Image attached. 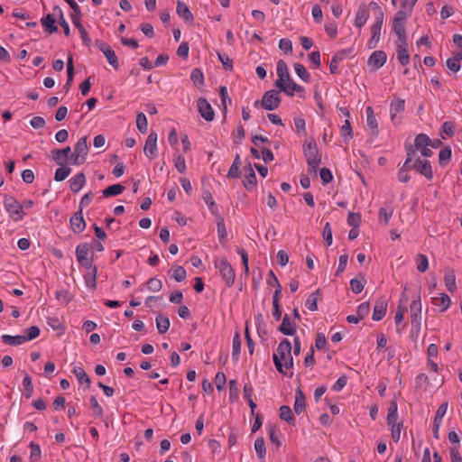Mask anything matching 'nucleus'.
Listing matches in <instances>:
<instances>
[{"label": "nucleus", "mask_w": 462, "mask_h": 462, "mask_svg": "<svg viewBox=\"0 0 462 462\" xmlns=\"http://www.w3.org/2000/svg\"><path fill=\"white\" fill-rule=\"evenodd\" d=\"M371 15L373 16V23L370 29H382L383 12L375 2H371L368 5L361 4L359 5L355 18V25L358 28L363 27Z\"/></svg>", "instance_id": "1"}, {"label": "nucleus", "mask_w": 462, "mask_h": 462, "mask_svg": "<svg viewBox=\"0 0 462 462\" xmlns=\"http://www.w3.org/2000/svg\"><path fill=\"white\" fill-rule=\"evenodd\" d=\"M273 359L277 371L282 374H286V369L292 368L291 344L288 339L284 338L279 343L276 352L273 355Z\"/></svg>", "instance_id": "2"}, {"label": "nucleus", "mask_w": 462, "mask_h": 462, "mask_svg": "<svg viewBox=\"0 0 462 462\" xmlns=\"http://www.w3.org/2000/svg\"><path fill=\"white\" fill-rule=\"evenodd\" d=\"M302 150L309 166V171L316 173L321 163V154L319 152L315 139L313 137L307 139L302 145Z\"/></svg>", "instance_id": "3"}, {"label": "nucleus", "mask_w": 462, "mask_h": 462, "mask_svg": "<svg viewBox=\"0 0 462 462\" xmlns=\"http://www.w3.org/2000/svg\"><path fill=\"white\" fill-rule=\"evenodd\" d=\"M214 265L218 270L220 276L225 281L227 287H231L236 279V273L230 263L225 257H216Z\"/></svg>", "instance_id": "4"}, {"label": "nucleus", "mask_w": 462, "mask_h": 462, "mask_svg": "<svg viewBox=\"0 0 462 462\" xmlns=\"http://www.w3.org/2000/svg\"><path fill=\"white\" fill-rule=\"evenodd\" d=\"M4 206L8 212L9 217L15 222L23 218L25 213L23 210V206L13 196L5 195L4 198Z\"/></svg>", "instance_id": "5"}, {"label": "nucleus", "mask_w": 462, "mask_h": 462, "mask_svg": "<svg viewBox=\"0 0 462 462\" xmlns=\"http://www.w3.org/2000/svg\"><path fill=\"white\" fill-rule=\"evenodd\" d=\"M88 137H81L74 146V152L71 153V159L74 165H81L86 162L88 153Z\"/></svg>", "instance_id": "6"}, {"label": "nucleus", "mask_w": 462, "mask_h": 462, "mask_svg": "<svg viewBox=\"0 0 462 462\" xmlns=\"http://www.w3.org/2000/svg\"><path fill=\"white\" fill-rule=\"evenodd\" d=\"M280 91L272 89L266 91L261 100V106L266 110H274L281 104Z\"/></svg>", "instance_id": "7"}, {"label": "nucleus", "mask_w": 462, "mask_h": 462, "mask_svg": "<svg viewBox=\"0 0 462 462\" xmlns=\"http://www.w3.org/2000/svg\"><path fill=\"white\" fill-rule=\"evenodd\" d=\"M411 311V322L413 327H416L418 329L420 328L421 323V302H420V294L419 293L416 299H414L410 306Z\"/></svg>", "instance_id": "8"}, {"label": "nucleus", "mask_w": 462, "mask_h": 462, "mask_svg": "<svg viewBox=\"0 0 462 462\" xmlns=\"http://www.w3.org/2000/svg\"><path fill=\"white\" fill-rule=\"evenodd\" d=\"M197 107L199 113L206 121L211 122L214 119V110L206 98L199 97L197 100Z\"/></svg>", "instance_id": "9"}, {"label": "nucleus", "mask_w": 462, "mask_h": 462, "mask_svg": "<svg viewBox=\"0 0 462 462\" xmlns=\"http://www.w3.org/2000/svg\"><path fill=\"white\" fill-rule=\"evenodd\" d=\"M412 168L419 172L420 174L425 176V178L429 180H432L433 173L430 162L428 160H420L417 159L413 164Z\"/></svg>", "instance_id": "10"}, {"label": "nucleus", "mask_w": 462, "mask_h": 462, "mask_svg": "<svg viewBox=\"0 0 462 462\" xmlns=\"http://www.w3.org/2000/svg\"><path fill=\"white\" fill-rule=\"evenodd\" d=\"M157 134L155 132H151L146 139L143 152L150 159H153L155 157V153L157 152Z\"/></svg>", "instance_id": "11"}, {"label": "nucleus", "mask_w": 462, "mask_h": 462, "mask_svg": "<svg viewBox=\"0 0 462 462\" xmlns=\"http://www.w3.org/2000/svg\"><path fill=\"white\" fill-rule=\"evenodd\" d=\"M71 229L74 233L79 234L86 228V222L83 217V212L79 209L75 212L69 220Z\"/></svg>", "instance_id": "12"}, {"label": "nucleus", "mask_w": 462, "mask_h": 462, "mask_svg": "<svg viewBox=\"0 0 462 462\" xmlns=\"http://www.w3.org/2000/svg\"><path fill=\"white\" fill-rule=\"evenodd\" d=\"M56 17L62 18V11L58 6L53 8L52 14H50L42 19V23L44 29H57V27L54 25V23L57 22Z\"/></svg>", "instance_id": "13"}, {"label": "nucleus", "mask_w": 462, "mask_h": 462, "mask_svg": "<svg viewBox=\"0 0 462 462\" xmlns=\"http://www.w3.org/2000/svg\"><path fill=\"white\" fill-rule=\"evenodd\" d=\"M387 310V300L383 298L377 299L374 307L372 319L379 321L383 319Z\"/></svg>", "instance_id": "14"}, {"label": "nucleus", "mask_w": 462, "mask_h": 462, "mask_svg": "<svg viewBox=\"0 0 462 462\" xmlns=\"http://www.w3.org/2000/svg\"><path fill=\"white\" fill-rule=\"evenodd\" d=\"M278 330L286 336H293L296 333L297 330V325L296 323L292 322L290 319V317L285 314L282 322L278 328Z\"/></svg>", "instance_id": "15"}, {"label": "nucleus", "mask_w": 462, "mask_h": 462, "mask_svg": "<svg viewBox=\"0 0 462 462\" xmlns=\"http://www.w3.org/2000/svg\"><path fill=\"white\" fill-rule=\"evenodd\" d=\"M256 183L257 180L255 172L249 163L245 168V180H243L244 187L246 189V190L251 191L256 186Z\"/></svg>", "instance_id": "16"}, {"label": "nucleus", "mask_w": 462, "mask_h": 462, "mask_svg": "<svg viewBox=\"0 0 462 462\" xmlns=\"http://www.w3.org/2000/svg\"><path fill=\"white\" fill-rule=\"evenodd\" d=\"M386 58L387 57L384 51H375L371 54L368 60V64L373 66L374 69H378L383 66L386 61Z\"/></svg>", "instance_id": "17"}, {"label": "nucleus", "mask_w": 462, "mask_h": 462, "mask_svg": "<svg viewBox=\"0 0 462 462\" xmlns=\"http://www.w3.org/2000/svg\"><path fill=\"white\" fill-rule=\"evenodd\" d=\"M71 149L69 146H67L63 149H53L51 151L52 159L60 166L64 165L66 159L69 157Z\"/></svg>", "instance_id": "18"}, {"label": "nucleus", "mask_w": 462, "mask_h": 462, "mask_svg": "<svg viewBox=\"0 0 462 462\" xmlns=\"http://www.w3.org/2000/svg\"><path fill=\"white\" fill-rule=\"evenodd\" d=\"M86 183V176L83 172L75 175L69 180V189L73 193H78Z\"/></svg>", "instance_id": "19"}, {"label": "nucleus", "mask_w": 462, "mask_h": 462, "mask_svg": "<svg viewBox=\"0 0 462 462\" xmlns=\"http://www.w3.org/2000/svg\"><path fill=\"white\" fill-rule=\"evenodd\" d=\"M405 108V101L397 97L391 102V120L395 124L397 114L403 112Z\"/></svg>", "instance_id": "20"}, {"label": "nucleus", "mask_w": 462, "mask_h": 462, "mask_svg": "<svg viewBox=\"0 0 462 462\" xmlns=\"http://www.w3.org/2000/svg\"><path fill=\"white\" fill-rule=\"evenodd\" d=\"M305 407H306V401H305V396L302 393V391L298 388L296 390V393H295V402H294V412L296 414H300L304 410H305Z\"/></svg>", "instance_id": "21"}, {"label": "nucleus", "mask_w": 462, "mask_h": 462, "mask_svg": "<svg viewBox=\"0 0 462 462\" xmlns=\"http://www.w3.org/2000/svg\"><path fill=\"white\" fill-rule=\"evenodd\" d=\"M202 199L208 205L209 211L216 217H218V208L213 199L211 192L208 189L204 190L202 193Z\"/></svg>", "instance_id": "22"}, {"label": "nucleus", "mask_w": 462, "mask_h": 462, "mask_svg": "<svg viewBox=\"0 0 462 462\" xmlns=\"http://www.w3.org/2000/svg\"><path fill=\"white\" fill-rule=\"evenodd\" d=\"M411 12H409L405 9H402V8L401 10H399L393 17V29L402 28L404 25V23H405L407 16Z\"/></svg>", "instance_id": "23"}, {"label": "nucleus", "mask_w": 462, "mask_h": 462, "mask_svg": "<svg viewBox=\"0 0 462 462\" xmlns=\"http://www.w3.org/2000/svg\"><path fill=\"white\" fill-rule=\"evenodd\" d=\"M177 14L178 15L186 22H191L193 20V15L189 11L188 5L180 1L177 3Z\"/></svg>", "instance_id": "24"}, {"label": "nucleus", "mask_w": 462, "mask_h": 462, "mask_svg": "<svg viewBox=\"0 0 462 462\" xmlns=\"http://www.w3.org/2000/svg\"><path fill=\"white\" fill-rule=\"evenodd\" d=\"M321 295V290L318 289L314 292H312L305 301V306L310 311H316L318 310V301L319 296Z\"/></svg>", "instance_id": "25"}, {"label": "nucleus", "mask_w": 462, "mask_h": 462, "mask_svg": "<svg viewBox=\"0 0 462 462\" xmlns=\"http://www.w3.org/2000/svg\"><path fill=\"white\" fill-rule=\"evenodd\" d=\"M73 78H74L73 58H72V55H69L68 57V60H67V81L64 85V88H65L66 92L69 91V89L72 84Z\"/></svg>", "instance_id": "26"}, {"label": "nucleus", "mask_w": 462, "mask_h": 462, "mask_svg": "<svg viewBox=\"0 0 462 462\" xmlns=\"http://www.w3.org/2000/svg\"><path fill=\"white\" fill-rule=\"evenodd\" d=\"M156 327L159 334H164L168 331L171 322L168 317L159 314L156 317Z\"/></svg>", "instance_id": "27"}, {"label": "nucleus", "mask_w": 462, "mask_h": 462, "mask_svg": "<svg viewBox=\"0 0 462 462\" xmlns=\"http://www.w3.org/2000/svg\"><path fill=\"white\" fill-rule=\"evenodd\" d=\"M397 59L402 66H406L410 62V55L408 46L396 45Z\"/></svg>", "instance_id": "28"}, {"label": "nucleus", "mask_w": 462, "mask_h": 462, "mask_svg": "<svg viewBox=\"0 0 462 462\" xmlns=\"http://www.w3.org/2000/svg\"><path fill=\"white\" fill-rule=\"evenodd\" d=\"M280 418L282 420H285L289 424L294 425L295 417L291 411V409L287 405H282L279 409Z\"/></svg>", "instance_id": "29"}, {"label": "nucleus", "mask_w": 462, "mask_h": 462, "mask_svg": "<svg viewBox=\"0 0 462 462\" xmlns=\"http://www.w3.org/2000/svg\"><path fill=\"white\" fill-rule=\"evenodd\" d=\"M432 303L441 307V311H445L450 306V298L446 293H440L439 297L432 298Z\"/></svg>", "instance_id": "30"}, {"label": "nucleus", "mask_w": 462, "mask_h": 462, "mask_svg": "<svg viewBox=\"0 0 462 462\" xmlns=\"http://www.w3.org/2000/svg\"><path fill=\"white\" fill-rule=\"evenodd\" d=\"M125 186L121 184H114L105 189L102 191V194L105 198L114 197L121 194L125 190Z\"/></svg>", "instance_id": "31"}, {"label": "nucleus", "mask_w": 462, "mask_h": 462, "mask_svg": "<svg viewBox=\"0 0 462 462\" xmlns=\"http://www.w3.org/2000/svg\"><path fill=\"white\" fill-rule=\"evenodd\" d=\"M460 60H462V52H458L455 57L448 59L446 64L448 69L457 72L461 68Z\"/></svg>", "instance_id": "32"}, {"label": "nucleus", "mask_w": 462, "mask_h": 462, "mask_svg": "<svg viewBox=\"0 0 462 462\" xmlns=\"http://www.w3.org/2000/svg\"><path fill=\"white\" fill-rule=\"evenodd\" d=\"M2 340L10 346H19L26 342V338L24 336H10V335H3Z\"/></svg>", "instance_id": "33"}, {"label": "nucleus", "mask_w": 462, "mask_h": 462, "mask_svg": "<svg viewBox=\"0 0 462 462\" xmlns=\"http://www.w3.org/2000/svg\"><path fill=\"white\" fill-rule=\"evenodd\" d=\"M365 113L367 125L371 129L374 130V133L377 134L378 124L372 106H367L365 109Z\"/></svg>", "instance_id": "34"}, {"label": "nucleus", "mask_w": 462, "mask_h": 462, "mask_svg": "<svg viewBox=\"0 0 462 462\" xmlns=\"http://www.w3.org/2000/svg\"><path fill=\"white\" fill-rule=\"evenodd\" d=\"M241 338L239 332H236L233 337V346H232V357L236 361L239 359V355L241 352Z\"/></svg>", "instance_id": "35"}, {"label": "nucleus", "mask_w": 462, "mask_h": 462, "mask_svg": "<svg viewBox=\"0 0 462 462\" xmlns=\"http://www.w3.org/2000/svg\"><path fill=\"white\" fill-rule=\"evenodd\" d=\"M73 373L77 376L79 383L80 384L86 383L88 388L90 386V384H91L90 378L86 374V372L84 371L83 368H81L79 366H75L73 369Z\"/></svg>", "instance_id": "36"}, {"label": "nucleus", "mask_w": 462, "mask_h": 462, "mask_svg": "<svg viewBox=\"0 0 462 462\" xmlns=\"http://www.w3.org/2000/svg\"><path fill=\"white\" fill-rule=\"evenodd\" d=\"M445 285L449 292H454L457 289L456 286V276L453 271L446 273L444 277Z\"/></svg>", "instance_id": "37"}, {"label": "nucleus", "mask_w": 462, "mask_h": 462, "mask_svg": "<svg viewBox=\"0 0 462 462\" xmlns=\"http://www.w3.org/2000/svg\"><path fill=\"white\" fill-rule=\"evenodd\" d=\"M97 269L93 268L92 270L87 272L84 276L87 286L93 290L97 288Z\"/></svg>", "instance_id": "38"}, {"label": "nucleus", "mask_w": 462, "mask_h": 462, "mask_svg": "<svg viewBox=\"0 0 462 462\" xmlns=\"http://www.w3.org/2000/svg\"><path fill=\"white\" fill-rule=\"evenodd\" d=\"M417 269L420 273H425L429 268V260L425 254H419L415 258Z\"/></svg>", "instance_id": "39"}, {"label": "nucleus", "mask_w": 462, "mask_h": 462, "mask_svg": "<svg viewBox=\"0 0 462 462\" xmlns=\"http://www.w3.org/2000/svg\"><path fill=\"white\" fill-rule=\"evenodd\" d=\"M277 69L278 77L282 78L286 81H290L291 77H290V74H289V71H288L287 64L285 63L284 60H280L277 62V69Z\"/></svg>", "instance_id": "40"}, {"label": "nucleus", "mask_w": 462, "mask_h": 462, "mask_svg": "<svg viewBox=\"0 0 462 462\" xmlns=\"http://www.w3.org/2000/svg\"><path fill=\"white\" fill-rule=\"evenodd\" d=\"M451 154L452 152L449 146H445L443 149L440 150L439 153V162L441 167L445 166L447 162L450 160Z\"/></svg>", "instance_id": "41"}, {"label": "nucleus", "mask_w": 462, "mask_h": 462, "mask_svg": "<svg viewBox=\"0 0 462 462\" xmlns=\"http://www.w3.org/2000/svg\"><path fill=\"white\" fill-rule=\"evenodd\" d=\"M89 403L93 415L97 418H102L104 414L103 408L100 406L95 396H91L89 398Z\"/></svg>", "instance_id": "42"}, {"label": "nucleus", "mask_w": 462, "mask_h": 462, "mask_svg": "<svg viewBox=\"0 0 462 462\" xmlns=\"http://www.w3.org/2000/svg\"><path fill=\"white\" fill-rule=\"evenodd\" d=\"M23 386L24 389V396L25 398L29 399L32 397V392H33V386L32 383V377L25 374L23 379Z\"/></svg>", "instance_id": "43"}, {"label": "nucleus", "mask_w": 462, "mask_h": 462, "mask_svg": "<svg viewBox=\"0 0 462 462\" xmlns=\"http://www.w3.org/2000/svg\"><path fill=\"white\" fill-rule=\"evenodd\" d=\"M190 79L194 83V85L198 88H200L204 85V76L202 71L199 69H194L190 74Z\"/></svg>", "instance_id": "44"}, {"label": "nucleus", "mask_w": 462, "mask_h": 462, "mask_svg": "<svg viewBox=\"0 0 462 462\" xmlns=\"http://www.w3.org/2000/svg\"><path fill=\"white\" fill-rule=\"evenodd\" d=\"M431 143V140L425 134H419L414 140V146L417 149H420L422 147L429 146Z\"/></svg>", "instance_id": "45"}, {"label": "nucleus", "mask_w": 462, "mask_h": 462, "mask_svg": "<svg viewBox=\"0 0 462 462\" xmlns=\"http://www.w3.org/2000/svg\"><path fill=\"white\" fill-rule=\"evenodd\" d=\"M29 447L31 448L30 459L32 462H38L40 460L41 455H42V450H41L40 445L32 441L29 444Z\"/></svg>", "instance_id": "46"}, {"label": "nucleus", "mask_w": 462, "mask_h": 462, "mask_svg": "<svg viewBox=\"0 0 462 462\" xmlns=\"http://www.w3.org/2000/svg\"><path fill=\"white\" fill-rule=\"evenodd\" d=\"M71 169L68 166H60L55 171L54 180L56 181H62L70 174Z\"/></svg>", "instance_id": "47"}, {"label": "nucleus", "mask_w": 462, "mask_h": 462, "mask_svg": "<svg viewBox=\"0 0 462 462\" xmlns=\"http://www.w3.org/2000/svg\"><path fill=\"white\" fill-rule=\"evenodd\" d=\"M88 244H79L76 248V257L78 262H81V260L88 258Z\"/></svg>", "instance_id": "48"}, {"label": "nucleus", "mask_w": 462, "mask_h": 462, "mask_svg": "<svg viewBox=\"0 0 462 462\" xmlns=\"http://www.w3.org/2000/svg\"><path fill=\"white\" fill-rule=\"evenodd\" d=\"M443 134L451 137L455 134V124L452 121H445L441 126L440 134L443 139H445Z\"/></svg>", "instance_id": "49"}, {"label": "nucleus", "mask_w": 462, "mask_h": 462, "mask_svg": "<svg viewBox=\"0 0 462 462\" xmlns=\"http://www.w3.org/2000/svg\"><path fill=\"white\" fill-rule=\"evenodd\" d=\"M147 118L143 113H138L136 116V127L139 132L144 134L147 132Z\"/></svg>", "instance_id": "50"}, {"label": "nucleus", "mask_w": 462, "mask_h": 462, "mask_svg": "<svg viewBox=\"0 0 462 462\" xmlns=\"http://www.w3.org/2000/svg\"><path fill=\"white\" fill-rule=\"evenodd\" d=\"M254 449L260 459H263L265 457L266 448L264 445V439L263 438H258L254 441Z\"/></svg>", "instance_id": "51"}, {"label": "nucleus", "mask_w": 462, "mask_h": 462, "mask_svg": "<svg viewBox=\"0 0 462 462\" xmlns=\"http://www.w3.org/2000/svg\"><path fill=\"white\" fill-rule=\"evenodd\" d=\"M286 91L284 92L286 95L292 97L294 92H302L304 90L303 87L298 85L294 81L290 79V81H286Z\"/></svg>", "instance_id": "52"}, {"label": "nucleus", "mask_w": 462, "mask_h": 462, "mask_svg": "<svg viewBox=\"0 0 462 462\" xmlns=\"http://www.w3.org/2000/svg\"><path fill=\"white\" fill-rule=\"evenodd\" d=\"M104 55L106 56L108 63L115 69H117L119 67L118 59L116 52L110 48L104 51Z\"/></svg>", "instance_id": "53"}, {"label": "nucleus", "mask_w": 462, "mask_h": 462, "mask_svg": "<svg viewBox=\"0 0 462 462\" xmlns=\"http://www.w3.org/2000/svg\"><path fill=\"white\" fill-rule=\"evenodd\" d=\"M294 69L296 74L305 82H309L310 79V75L306 70L305 67L300 63L294 64Z\"/></svg>", "instance_id": "54"}, {"label": "nucleus", "mask_w": 462, "mask_h": 462, "mask_svg": "<svg viewBox=\"0 0 462 462\" xmlns=\"http://www.w3.org/2000/svg\"><path fill=\"white\" fill-rule=\"evenodd\" d=\"M294 125L296 128V133L299 135L306 134V122L302 116L294 117L293 119Z\"/></svg>", "instance_id": "55"}, {"label": "nucleus", "mask_w": 462, "mask_h": 462, "mask_svg": "<svg viewBox=\"0 0 462 462\" xmlns=\"http://www.w3.org/2000/svg\"><path fill=\"white\" fill-rule=\"evenodd\" d=\"M217 217V226L218 238H219L220 243H222V241L226 238L227 233H226L224 218L220 216H218Z\"/></svg>", "instance_id": "56"}, {"label": "nucleus", "mask_w": 462, "mask_h": 462, "mask_svg": "<svg viewBox=\"0 0 462 462\" xmlns=\"http://www.w3.org/2000/svg\"><path fill=\"white\" fill-rule=\"evenodd\" d=\"M229 399L231 402H235L237 398H238V395H239V388H238V383L236 382V380H230L229 381Z\"/></svg>", "instance_id": "57"}, {"label": "nucleus", "mask_w": 462, "mask_h": 462, "mask_svg": "<svg viewBox=\"0 0 462 462\" xmlns=\"http://www.w3.org/2000/svg\"><path fill=\"white\" fill-rule=\"evenodd\" d=\"M56 299L63 304H68L72 300V295L67 290H60L56 291Z\"/></svg>", "instance_id": "58"}, {"label": "nucleus", "mask_w": 462, "mask_h": 462, "mask_svg": "<svg viewBox=\"0 0 462 462\" xmlns=\"http://www.w3.org/2000/svg\"><path fill=\"white\" fill-rule=\"evenodd\" d=\"M448 405V402H443L438 408V410H437V411L435 413V417H434V421L433 422L441 424L442 419H443V417L445 416V414L447 412Z\"/></svg>", "instance_id": "59"}, {"label": "nucleus", "mask_w": 462, "mask_h": 462, "mask_svg": "<svg viewBox=\"0 0 462 462\" xmlns=\"http://www.w3.org/2000/svg\"><path fill=\"white\" fill-rule=\"evenodd\" d=\"M341 134L345 141L353 138V131L349 120H346L344 125L341 126Z\"/></svg>", "instance_id": "60"}, {"label": "nucleus", "mask_w": 462, "mask_h": 462, "mask_svg": "<svg viewBox=\"0 0 462 462\" xmlns=\"http://www.w3.org/2000/svg\"><path fill=\"white\" fill-rule=\"evenodd\" d=\"M187 273L182 266H177L173 269L172 277L178 282H180L186 279Z\"/></svg>", "instance_id": "61"}, {"label": "nucleus", "mask_w": 462, "mask_h": 462, "mask_svg": "<svg viewBox=\"0 0 462 462\" xmlns=\"http://www.w3.org/2000/svg\"><path fill=\"white\" fill-rule=\"evenodd\" d=\"M361 223V216L358 213L349 212L347 217V224L352 227H358Z\"/></svg>", "instance_id": "62"}, {"label": "nucleus", "mask_w": 462, "mask_h": 462, "mask_svg": "<svg viewBox=\"0 0 462 462\" xmlns=\"http://www.w3.org/2000/svg\"><path fill=\"white\" fill-rule=\"evenodd\" d=\"M217 57L219 61L222 63L223 68L226 70H232L233 69V61L229 59V57L226 54H222L220 52L217 53Z\"/></svg>", "instance_id": "63"}, {"label": "nucleus", "mask_w": 462, "mask_h": 462, "mask_svg": "<svg viewBox=\"0 0 462 462\" xmlns=\"http://www.w3.org/2000/svg\"><path fill=\"white\" fill-rule=\"evenodd\" d=\"M174 165H175L176 170L180 173L185 172V171H186V163H185V159H184V157L182 155L179 154V155L175 156V158H174Z\"/></svg>", "instance_id": "64"}]
</instances>
